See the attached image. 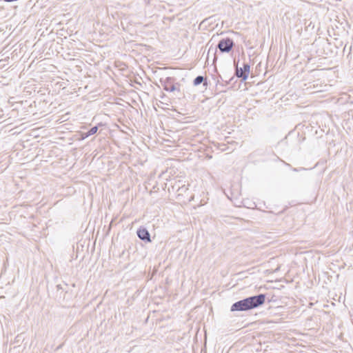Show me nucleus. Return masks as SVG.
Instances as JSON below:
<instances>
[{
  "mask_svg": "<svg viewBox=\"0 0 353 353\" xmlns=\"http://www.w3.org/2000/svg\"><path fill=\"white\" fill-rule=\"evenodd\" d=\"M265 301V294L249 296L234 303L231 307V312H244L256 308L262 305Z\"/></svg>",
  "mask_w": 353,
  "mask_h": 353,
  "instance_id": "1",
  "label": "nucleus"
},
{
  "mask_svg": "<svg viewBox=\"0 0 353 353\" xmlns=\"http://www.w3.org/2000/svg\"><path fill=\"white\" fill-rule=\"evenodd\" d=\"M234 45V43L232 39L225 38L219 41L217 48L221 52H229L232 49Z\"/></svg>",
  "mask_w": 353,
  "mask_h": 353,
  "instance_id": "2",
  "label": "nucleus"
},
{
  "mask_svg": "<svg viewBox=\"0 0 353 353\" xmlns=\"http://www.w3.org/2000/svg\"><path fill=\"white\" fill-rule=\"evenodd\" d=\"M250 65L244 63L243 68L236 67L235 74L238 78H241L242 80L245 81L250 72Z\"/></svg>",
  "mask_w": 353,
  "mask_h": 353,
  "instance_id": "3",
  "label": "nucleus"
},
{
  "mask_svg": "<svg viewBox=\"0 0 353 353\" xmlns=\"http://www.w3.org/2000/svg\"><path fill=\"white\" fill-rule=\"evenodd\" d=\"M137 236L142 241H145L147 242H150V234L148 232V230L145 228H139L137 230Z\"/></svg>",
  "mask_w": 353,
  "mask_h": 353,
  "instance_id": "4",
  "label": "nucleus"
},
{
  "mask_svg": "<svg viewBox=\"0 0 353 353\" xmlns=\"http://www.w3.org/2000/svg\"><path fill=\"white\" fill-rule=\"evenodd\" d=\"M172 78L167 77L164 81L161 80L163 89L166 91L173 92L176 90L174 85H172L170 87L168 86V83H172Z\"/></svg>",
  "mask_w": 353,
  "mask_h": 353,
  "instance_id": "5",
  "label": "nucleus"
},
{
  "mask_svg": "<svg viewBox=\"0 0 353 353\" xmlns=\"http://www.w3.org/2000/svg\"><path fill=\"white\" fill-rule=\"evenodd\" d=\"M204 81V77L203 76H197L194 79V85H198L199 84H201V83H203Z\"/></svg>",
  "mask_w": 353,
  "mask_h": 353,
  "instance_id": "6",
  "label": "nucleus"
},
{
  "mask_svg": "<svg viewBox=\"0 0 353 353\" xmlns=\"http://www.w3.org/2000/svg\"><path fill=\"white\" fill-rule=\"evenodd\" d=\"M97 130H98V127L97 126H94V127L91 128L88 131V135L91 136V135L94 134L95 133H97Z\"/></svg>",
  "mask_w": 353,
  "mask_h": 353,
  "instance_id": "7",
  "label": "nucleus"
},
{
  "mask_svg": "<svg viewBox=\"0 0 353 353\" xmlns=\"http://www.w3.org/2000/svg\"><path fill=\"white\" fill-rule=\"evenodd\" d=\"M81 136V139H85L88 138V137H90V135H88V132H82Z\"/></svg>",
  "mask_w": 353,
  "mask_h": 353,
  "instance_id": "8",
  "label": "nucleus"
}]
</instances>
